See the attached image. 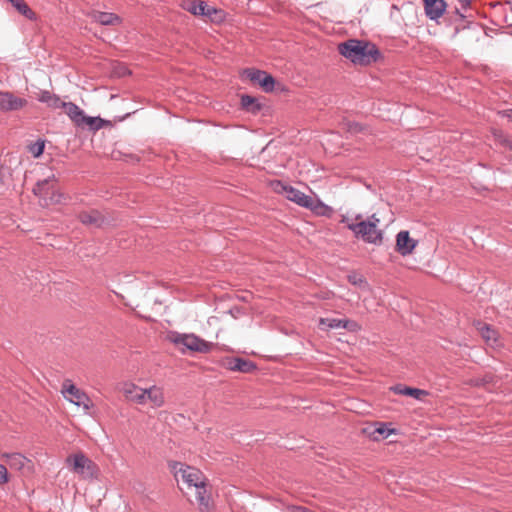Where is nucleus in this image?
Listing matches in <instances>:
<instances>
[{"instance_id":"nucleus-3","label":"nucleus","mask_w":512,"mask_h":512,"mask_svg":"<svg viewBox=\"0 0 512 512\" xmlns=\"http://www.w3.org/2000/svg\"><path fill=\"white\" fill-rule=\"evenodd\" d=\"M33 193L39 198L43 206L59 203L62 197V194L57 191L54 175L39 180L33 188Z\"/></svg>"},{"instance_id":"nucleus-27","label":"nucleus","mask_w":512,"mask_h":512,"mask_svg":"<svg viewBox=\"0 0 512 512\" xmlns=\"http://www.w3.org/2000/svg\"><path fill=\"white\" fill-rule=\"evenodd\" d=\"M106 121L100 117H91L83 115V127L88 126L92 131H98L105 125Z\"/></svg>"},{"instance_id":"nucleus-11","label":"nucleus","mask_w":512,"mask_h":512,"mask_svg":"<svg viewBox=\"0 0 512 512\" xmlns=\"http://www.w3.org/2000/svg\"><path fill=\"white\" fill-rule=\"evenodd\" d=\"M182 7L195 16H206L208 18L218 12L215 7L209 6L204 0H187Z\"/></svg>"},{"instance_id":"nucleus-17","label":"nucleus","mask_w":512,"mask_h":512,"mask_svg":"<svg viewBox=\"0 0 512 512\" xmlns=\"http://www.w3.org/2000/svg\"><path fill=\"white\" fill-rule=\"evenodd\" d=\"M123 392L129 400L137 404L143 405L146 403L144 388L138 387L133 383H128L124 385Z\"/></svg>"},{"instance_id":"nucleus-20","label":"nucleus","mask_w":512,"mask_h":512,"mask_svg":"<svg viewBox=\"0 0 512 512\" xmlns=\"http://www.w3.org/2000/svg\"><path fill=\"white\" fill-rule=\"evenodd\" d=\"M146 402L150 401L152 403L153 408L162 407L165 403L164 393L162 388L158 386H151L149 388H144Z\"/></svg>"},{"instance_id":"nucleus-8","label":"nucleus","mask_w":512,"mask_h":512,"mask_svg":"<svg viewBox=\"0 0 512 512\" xmlns=\"http://www.w3.org/2000/svg\"><path fill=\"white\" fill-rule=\"evenodd\" d=\"M62 394L68 401L76 406H82L85 410H89L91 407V400L88 395L77 388L69 379L63 382Z\"/></svg>"},{"instance_id":"nucleus-36","label":"nucleus","mask_w":512,"mask_h":512,"mask_svg":"<svg viewBox=\"0 0 512 512\" xmlns=\"http://www.w3.org/2000/svg\"><path fill=\"white\" fill-rule=\"evenodd\" d=\"M287 512H307V508L303 506L290 505L287 506Z\"/></svg>"},{"instance_id":"nucleus-6","label":"nucleus","mask_w":512,"mask_h":512,"mask_svg":"<svg viewBox=\"0 0 512 512\" xmlns=\"http://www.w3.org/2000/svg\"><path fill=\"white\" fill-rule=\"evenodd\" d=\"M169 340L175 345H182L192 352L207 353L213 346L212 343L205 341L195 334H180L173 332L169 335Z\"/></svg>"},{"instance_id":"nucleus-12","label":"nucleus","mask_w":512,"mask_h":512,"mask_svg":"<svg viewBox=\"0 0 512 512\" xmlns=\"http://www.w3.org/2000/svg\"><path fill=\"white\" fill-rule=\"evenodd\" d=\"M222 366L228 370L241 373H251L257 369L254 362L240 357H226L222 360Z\"/></svg>"},{"instance_id":"nucleus-30","label":"nucleus","mask_w":512,"mask_h":512,"mask_svg":"<svg viewBox=\"0 0 512 512\" xmlns=\"http://www.w3.org/2000/svg\"><path fill=\"white\" fill-rule=\"evenodd\" d=\"M44 147H45L44 141L37 140L36 142L29 145V152L34 157H39L40 155L43 154Z\"/></svg>"},{"instance_id":"nucleus-13","label":"nucleus","mask_w":512,"mask_h":512,"mask_svg":"<svg viewBox=\"0 0 512 512\" xmlns=\"http://www.w3.org/2000/svg\"><path fill=\"white\" fill-rule=\"evenodd\" d=\"M417 245V241L410 238L409 231L402 230L396 236V250L402 256L409 255L413 252Z\"/></svg>"},{"instance_id":"nucleus-23","label":"nucleus","mask_w":512,"mask_h":512,"mask_svg":"<svg viewBox=\"0 0 512 512\" xmlns=\"http://www.w3.org/2000/svg\"><path fill=\"white\" fill-rule=\"evenodd\" d=\"M93 19L95 20V22L104 26L117 25L121 22V19L118 15L114 13L100 11H97L93 14Z\"/></svg>"},{"instance_id":"nucleus-14","label":"nucleus","mask_w":512,"mask_h":512,"mask_svg":"<svg viewBox=\"0 0 512 512\" xmlns=\"http://www.w3.org/2000/svg\"><path fill=\"white\" fill-rule=\"evenodd\" d=\"M426 16L430 20H437L440 18L445 9L446 3L444 0H423Z\"/></svg>"},{"instance_id":"nucleus-5","label":"nucleus","mask_w":512,"mask_h":512,"mask_svg":"<svg viewBox=\"0 0 512 512\" xmlns=\"http://www.w3.org/2000/svg\"><path fill=\"white\" fill-rule=\"evenodd\" d=\"M169 467L176 480L179 481V479H181L188 487L196 488V485L204 484V481H206L203 473L195 467L185 465L181 462H172L169 464Z\"/></svg>"},{"instance_id":"nucleus-24","label":"nucleus","mask_w":512,"mask_h":512,"mask_svg":"<svg viewBox=\"0 0 512 512\" xmlns=\"http://www.w3.org/2000/svg\"><path fill=\"white\" fill-rule=\"evenodd\" d=\"M241 106L244 110L252 114H257L262 108L257 98L247 94L241 96Z\"/></svg>"},{"instance_id":"nucleus-4","label":"nucleus","mask_w":512,"mask_h":512,"mask_svg":"<svg viewBox=\"0 0 512 512\" xmlns=\"http://www.w3.org/2000/svg\"><path fill=\"white\" fill-rule=\"evenodd\" d=\"M66 464L70 470L84 479L96 477L97 465L83 453H76L66 458Z\"/></svg>"},{"instance_id":"nucleus-9","label":"nucleus","mask_w":512,"mask_h":512,"mask_svg":"<svg viewBox=\"0 0 512 512\" xmlns=\"http://www.w3.org/2000/svg\"><path fill=\"white\" fill-rule=\"evenodd\" d=\"M243 75L253 84H258L264 92L268 93L274 90L275 79L266 71L255 68H247L244 70Z\"/></svg>"},{"instance_id":"nucleus-31","label":"nucleus","mask_w":512,"mask_h":512,"mask_svg":"<svg viewBox=\"0 0 512 512\" xmlns=\"http://www.w3.org/2000/svg\"><path fill=\"white\" fill-rule=\"evenodd\" d=\"M348 281L354 286H361L366 283L364 278L356 273L348 275Z\"/></svg>"},{"instance_id":"nucleus-26","label":"nucleus","mask_w":512,"mask_h":512,"mask_svg":"<svg viewBox=\"0 0 512 512\" xmlns=\"http://www.w3.org/2000/svg\"><path fill=\"white\" fill-rule=\"evenodd\" d=\"M478 329L487 344L493 345L497 342V332L490 325L480 324Z\"/></svg>"},{"instance_id":"nucleus-38","label":"nucleus","mask_w":512,"mask_h":512,"mask_svg":"<svg viewBox=\"0 0 512 512\" xmlns=\"http://www.w3.org/2000/svg\"><path fill=\"white\" fill-rule=\"evenodd\" d=\"M502 115H503V117H506L509 120H512V108L502 111Z\"/></svg>"},{"instance_id":"nucleus-19","label":"nucleus","mask_w":512,"mask_h":512,"mask_svg":"<svg viewBox=\"0 0 512 512\" xmlns=\"http://www.w3.org/2000/svg\"><path fill=\"white\" fill-rule=\"evenodd\" d=\"M391 390L396 394L409 396L417 400H423V397L429 395V392L426 390L408 387L401 384L391 387Z\"/></svg>"},{"instance_id":"nucleus-33","label":"nucleus","mask_w":512,"mask_h":512,"mask_svg":"<svg viewBox=\"0 0 512 512\" xmlns=\"http://www.w3.org/2000/svg\"><path fill=\"white\" fill-rule=\"evenodd\" d=\"M375 432L383 437H388L393 430L388 429L385 423H380L379 427L375 429Z\"/></svg>"},{"instance_id":"nucleus-22","label":"nucleus","mask_w":512,"mask_h":512,"mask_svg":"<svg viewBox=\"0 0 512 512\" xmlns=\"http://www.w3.org/2000/svg\"><path fill=\"white\" fill-rule=\"evenodd\" d=\"M351 322L347 319H335V318H321L319 325L323 330L330 329H350Z\"/></svg>"},{"instance_id":"nucleus-29","label":"nucleus","mask_w":512,"mask_h":512,"mask_svg":"<svg viewBox=\"0 0 512 512\" xmlns=\"http://www.w3.org/2000/svg\"><path fill=\"white\" fill-rule=\"evenodd\" d=\"M340 126L343 130L349 133H358L361 131V126L359 123L347 119H343L340 123Z\"/></svg>"},{"instance_id":"nucleus-7","label":"nucleus","mask_w":512,"mask_h":512,"mask_svg":"<svg viewBox=\"0 0 512 512\" xmlns=\"http://www.w3.org/2000/svg\"><path fill=\"white\" fill-rule=\"evenodd\" d=\"M347 228L366 243L381 245L383 242V232L369 223L362 221L348 223Z\"/></svg>"},{"instance_id":"nucleus-34","label":"nucleus","mask_w":512,"mask_h":512,"mask_svg":"<svg viewBox=\"0 0 512 512\" xmlns=\"http://www.w3.org/2000/svg\"><path fill=\"white\" fill-rule=\"evenodd\" d=\"M364 223H369L375 228H378V225L380 223V219L377 217V215L374 213L371 216L367 218V220H362Z\"/></svg>"},{"instance_id":"nucleus-21","label":"nucleus","mask_w":512,"mask_h":512,"mask_svg":"<svg viewBox=\"0 0 512 512\" xmlns=\"http://www.w3.org/2000/svg\"><path fill=\"white\" fill-rule=\"evenodd\" d=\"M37 100L53 109L60 108L63 103L58 95L51 93L48 90H41L37 96Z\"/></svg>"},{"instance_id":"nucleus-1","label":"nucleus","mask_w":512,"mask_h":512,"mask_svg":"<svg viewBox=\"0 0 512 512\" xmlns=\"http://www.w3.org/2000/svg\"><path fill=\"white\" fill-rule=\"evenodd\" d=\"M339 52L354 64L360 65H369L381 57V53L375 44L358 39H349L341 43Z\"/></svg>"},{"instance_id":"nucleus-2","label":"nucleus","mask_w":512,"mask_h":512,"mask_svg":"<svg viewBox=\"0 0 512 512\" xmlns=\"http://www.w3.org/2000/svg\"><path fill=\"white\" fill-rule=\"evenodd\" d=\"M271 186L275 192L284 194L288 200L295 202L301 207L310 209L317 214H323V210L328 208L319 199L306 195L280 180L272 181Z\"/></svg>"},{"instance_id":"nucleus-32","label":"nucleus","mask_w":512,"mask_h":512,"mask_svg":"<svg viewBox=\"0 0 512 512\" xmlns=\"http://www.w3.org/2000/svg\"><path fill=\"white\" fill-rule=\"evenodd\" d=\"M494 377L492 375H485L483 378H475L472 380L473 385L475 386H484L486 384L492 383Z\"/></svg>"},{"instance_id":"nucleus-37","label":"nucleus","mask_w":512,"mask_h":512,"mask_svg":"<svg viewBox=\"0 0 512 512\" xmlns=\"http://www.w3.org/2000/svg\"><path fill=\"white\" fill-rule=\"evenodd\" d=\"M458 3L460 5L461 9L466 10L467 8L470 7L471 0H458Z\"/></svg>"},{"instance_id":"nucleus-10","label":"nucleus","mask_w":512,"mask_h":512,"mask_svg":"<svg viewBox=\"0 0 512 512\" xmlns=\"http://www.w3.org/2000/svg\"><path fill=\"white\" fill-rule=\"evenodd\" d=\"M27 105L25 98L17 97L8 91H0V111H18Z\"/></svg>"},{"instance_id":"nucleus-16","label":"nucleus","mask_w":512,"mask_h":512,"mask_svg":"<svg viewBox=\"0 0 512 512\" xmlns=\"http://www.w3.org/2000/svg\"><path fill=\"white\" fill-rule=\"evenodd\" d=\"M78 219L81 223L91 227H100L104 223V217L98 210H88L79 213Z\"/></svg>"},{"instance_id":"nucleus-25","label":"nucleus","mask_w":512,"mask_h":512,"mask_svg":"<svg viewBox=\"0 0 512 512\" xmlns=\"http://www.w3.org/2000/svg\"><path fill=\"white\" fill-rule=\"evenodd\" d=\"M24 17L29 20H35L36 14L26 4L24 0H7Z\"/></svg>"},{"instance_id":"nucleus-15","label":"nucleus","mask_w":512,"mask_h":512,"mask_svg":"<svg viewBox=\"0 0 512 512\" xmlns=\"http://www.w3.org/2000/svg\"><path fill=\"white\" fill-rule=\"evenodd\" d=\"M196 494L195 498L198 503V508L201 512H210L212 509L211 506V497L206 489V481L204 484L196 485Z\"/></svg>"},{"instance_id":"nucleus-18","label":"nucleus","mask_w":512,"mask_h":512,"mask_svg":"<svg viewBox=\"0 0 512 512\" xmlns=\"http://www.w3.org/2000/svg\"><path fill=\"white\" fill-rule=\"evenodd\" d=\"M64 109L68 117L79 127H83V115L84 111L73 102L63 101L61 107Z\"/></svg>"},{"instance_id":"nucleus-39","label":"nucleus","mask_w":512,"mask_h":512,"mask_svg":"<svg viewBox=\"0 0 512 512\" xmlns=\"http://www.w3.org/2000/svg\"><path fill=\"white\" fill-rule=\"evenodd\" d=\"M456 12L461 16V18H464L465 16L463 14H460L459 9H456Z\"/></svg>"},{"instance_id":"nucleus-28","label":"nucleus","mask_w":512,"mask_h":512,"mask_svg":"<svg viewBox=\"0 0 512 512\" xmlns=\"http://www.w3.org/2000/svg\"><path fill=\"white\" fill-rule=\"evenodd\" d=\"M27 459L20 453H12L7 455V462L11 467L22 469Z\"/></svg>"},{"instance_id":"nucleus-35","label":"nucleus","mask_w":512,"mask_h":512,"mask_svg":"<svg viewBox=\"0 0 512 512\" xmlns=\"http://www.w3.org/2000/svg\"><path fill=\"white\" fill-rule=\"evenodd\" d=\"M8 481L7 469L4 465L0 464V484H4Z\"/></svg>"}]
</instances>
